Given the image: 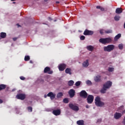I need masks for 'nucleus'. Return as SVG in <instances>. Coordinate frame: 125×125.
Instances as JSON below:
<instances>
[{"instance_id": "nucleus-44", "label": "nucleus", "mask_w": 125, "mask_h": 125, "mask_svg": "<svg viewBox=\"0 0 125 125\" xmlns=\"http://www.w3.org/2000/svg\"><path fill=\"white\" fill-rule=\"evenodd\" d=\"M85 107H86V108L87 109H88V108H89V105H88V104H86V105H85Z\"/></svg>"}, {"instance_id": "nucleus-8", "label": "nucleus", "mask_w": 125, "mask_h": 125, "mask_svg": "<svg viewBox=\"0 0 125 125\" xmlns=\"http://www.w3.org/2000/svg\"><path fill=\"white\" fill-rule=\"evenodd\" d=\"M44 74L47 73L49 75H51L53 74V71L52 70H50V67L47 66L44 69Z\"/></svg>"}, {"instance_id": "nucleus-22", "label": "nucleus", "mask_w": 125, "mask_h": 125, "mask_svg": "<svg viewBox=\"0 0 125 125\" xmlns=\"http://www.w3.org/2000/svg\"><path fill=\"white\" fill-rule=\"evenodd\" d=\"M86 48L88 50H89V51H92L93 49H94V47H93L92 45H88Z\"/></svg>"}, {"instance_id": "nucleus-39", "label": "nucleus", "mask_w": 125, "mask_h": 125, "mask_svg": "<svg viewBox=\"0 0 125 125\" xmlns=\"http://www.w3.org/2000/svg\"><path fill=\"white\" fill-rule=\"evenodd\" d=\"M20 79L22 80V81H24V80H25V77H23V76H21L20 77Z\"/></svg>"}, {"instance_id": "nucleus-35", "label": "nucleus", "mask_w": 125, "mask_h": 125, "mask_svg": "<svg viewBox=\"0 0 125 125\" xmlns=\"http://www.w3.org/2000/svg\"><path fill=\"white\" fill-rule=\"evenodd\" d=\"M119 49H123L124 48V45L123 44H119L118 45Z\"/></svg>"}, {"instance_id": "nucleus-5", "label": "nucleus", "mask_w": 125, "mask_h": 125, "mask_svg": "<svg viewBox=\"0 0 125 125\" xmlns=\"http://www.w3.org/2000/svg\"><path fill=\"white\" fill-rule=\"evenodd\" d=\"M112 82L108 81H107L104 84L103 86L106 88L107 89L110 88L112 86Z\"/></svg>"}, {"instance_id": "nucleus-21", "label": "nucleus", "mask_w": 125, "mask_h": 125, "mask_svg": "<svg viewBox=\"0 0 125 125\" xmlns=\"http://www.w3.org/2000/svg\"><path fill=\"white\" fill-rule=\"evenodd\" d=\"M6 88V85L4 84H0V91L1 90H3V89H5Z\"/></svg>"}, {"instance_id": "nucleus-52", "label": "nucleus", "mask_w": 125, "mask_h": 125, "mask_svg": "<svg viewBox=\"0 0 125 125\" xmlns=\"http://www.w3.org/2000/svg\"><path fill=\"white\" fill-rule=\"evenodd\" d=\"M11 1H15V0H11Z\"/></svg>"}, {"instance_id": "nucleus-47", "label": "nucleus", "mask_w": 125, "mask_h": 125, "mask_svg": "<svg viewBox=\"0 0 125 125\" xmlns=\"http://www.w3.org/2000/svg\"><path fill=\"white\" fill-rule=\"evenodd\" d=\"M13 41H14V42H15V41H16V40H17V38H14L13 39Z\"/></svg>"}, {"instance_id": "nucleus-43", "label": "nucleus", "mask_w": 125, "mask_h": 125, "mask_svg": "<svg viewBox=\"0 0 125 125\" xmlns=\"http://www.w3.org/2000/svg\"><path fill=\"white\" fill-rule=\"evenodd\" d=\"M2 103H3V101L0 99V104H2Z\"/></svg>"}, {"instance_id": "nucleus-41", "label": "nucleus", "mask_w": 125, "mask_h": 125, "mask_svg": "<svg viewBox=\"0 0 125 125\" xmlns=\"http://www.w3.org/2000/svg\"><path fill=\"white\" fill-rule=\"evenodd\" d=\"M102 121V119H98L97 123H101Z\"/></svg>"}, {"instance_id": "nucleus-38", "label": "nucleus", "mask_w": 125, "mask_h": 125, "mask_svg": "<svg viewBox=\"0 0 125 125\" xmlns=\"http://www.w3.org/2000/svg\"><path fill=\"white\" fill-rule=\"evenodd\" d=\"M108 71L109 72H113V71H114V68H113V67H109L108 68Z\"/></svg>"}, {"instance_id": "nucleus-27", "label": "nucleus", "mask_w": 125, "mask_h": 125, "mask_svg": "<svg viewBox=\"0 0 125 125\" xmlns=\"http://www.w3.org/2000/svg\"><path fill=\"white\" fill-rule=\"evenodd\" d=\"M120 19H121V17L119 15H116L114 17V20L115 21H119Z\"/></svg>"}, {"instance_id": "nucleus-49", "label": "nucleus", "mask_w": 125, "mask_h": 125, "mask_svg": "<svg viewBox=\"0 0 125 125\" xmlns=\"http://www.w3.org/2000/svg\"><path fill=\"white\" fill-rule=\"evenodd\" d=\"M56 4H59V3H60V2L57 1L56 2Z\"/></svg>"}, {"instance_id": "nucleus-4", "label": "nucleus", "mask_w": 125, "mask_h": 125, "mask_svg": "<svg viewBox=\"0 0 125 125\" xmlns=\"http://www.w3.org/2000/svg\"><path fill=\"white\" fill-rule=\"evenodd\" d=\"M69 107L70 109H71V110H73V111H79V110H80L79 106L75 105L73 104H69Z\"/></svg>"}, {"instance_id": "nucleus-6", "label": "nucleus", "mask_w": 125, "mask_h": 125, "mask_svg": "<svg viewBox=\"0 0 125 125\" xmlns=\"http://www.w3.org/2000/svg\"><path fill=\"white\" fill-rule=\"evenodd\" d=\"M94 97L91 95H89L87 98V101L88 104H91L93 102Z\"/></svg>"}, {"instance_id": "nucleus-23", "label": "nucleus", "mask_w": 125, "mask_h": 125, "mask_svg": "<svg viewBox=\"0 0 125 125\" xmlns=\"http://www.w3.org/2000/svg\"><path fill=\"white\" fill-rule=\"evenodd\" d=\"M0 37L1 39H5V38L6 37V34L4 32H1L0 33Z\"/></svg>"}, {"instance_id": "nucleus-24", "label": "nucleus", "mask_w": 125, "mask_h": 125, "mask_svg": "<svg viewBox=\"0 0 125 125\" xmlns=\"http://www.w3.org/2000/svg\"><path fill=\"white\" fill-rule=\"evenodd\" d=\"M107 90V88L104 87V86H103V88L101 90V93H106V91Z\"/></svg>"}, {"instance_id": "nucleus-31", "label": "nucleus", "mask_w": 125, "mask_h": 125, "mask_svg": "<svg viewBox=\"0 0 125 125\" xmlns=\"http://www.w3.org/2000/svg\"><path fill=\"white\" fill-rule=\"evenodd\" d=\"M81 83H82V82H81V81H77L75 83V85H76V86H80V85H81Z\"/></svg>"}, {"instance_id": "nucleus-54", "label": "nucleus", "mask_w": 125, "mask_h": 125, "mask_svg": "<svg viewBox=\"0 0 125 125\" xmlns=\"http://www.w3.org/2000/svg\"><path fill=\"white\" fill-rule=\"evenodd\" d=\"M44 1H46V0H44Z\"/></svg>"}, {"instance_id": "nucleus-37", "label": "nucleus", "mask_w": 125, "mask_h": 125, "mask_svg": "<svg viewBox=\"0 0 125 125\" xmlns=\"http://www.w3.org/2000/svg\"><path fill=\"white\" fill-rule=\"evenodd\" d=\"M80 40H81V41H83L84 40H85V37H84V36L82 35L80 37Z\"/></svg>"}, {"instance_id": "nucleus-29", "label": "nucleus", "mask_w": 125, "mask_h": 125, "mask_svg": "<svg viewBox=\"0 0 125 125\" xmlns=\"http://www.w3.org/2000/svg\"><path fill=\"white\" fill-rule=\"evenodd\" d=\"M96 8L97 9H100L101 11H104V10H105V9H104V8L100 6H97Z\"/></svg>"}, {"instance_id": "nucleus-13", "label": "nucleus", "mask_w": 125, "mask_h": 125, "mask_svg": "<svg viewBox=\"0 0 125 125\" xmlns=\"http://www.w3.org/2000/svg\"><path fill=\"white\" fill-rule=\"evenodd\" d=\"M66 69V64L65 63H61L59 66V70L60 71H64Z\"/></svg>"}, {"instance_id": "nucleus-20", "label": "nucleus", "mask_w": 125, "mask_h": 125, "mask_svg": "<svg viewBox=\"0 0 125 125\" xmlns=\"http://www.w3.org/2000/svg\"><path fill=\"white\" fill-rule=\"evenodd\" d=\"M121 37H122V34L121 33H119V34H117L114 37V41L115 42H117V41H118V40H119Z\"/></svg>"}, {"instance_id": "nucleus-45", "label": "nucleus", "mask_w": 125, "mask_h": 125, "mask_svg": "<svg viewBox=\"0 0 125 125\" xmlns=\"http://www.w3.org/2000/svg\"><path fill=\"white\" fill-rule=\"evenodd\" d=\"M9 89V87H6V91H8V90Z\"/></svg>"}, {"instance_id": "nucleus-40", "label": "nucleus", "mask_w": 125, "mask_h": 125, "mask_svg": "<svg viewBox=\"0 0 125 125\" xmlns=\"http://www.w3.org/2000/svg\"><path fill=\"white\" fill-rule=\"evenodd\" d=\"M123 109H124V105H121V106L119 107V109H120V110H123Z\"/></svg>"}, {"instance_id": "nucleus-55", "label": "nucleus", "mask_w": 125, "mask_h": 125, "mask_svg": "<svg viewBox=\"0 0 125 125\" xmlns=\"http://www.w3.org/2000/svg\"><path fill=\"white\" fill-rule=\"evenodd\" d=\"M13 3H15V2H13Z\"/></svg>"}, {"instance_id": "nucleus-11", "label": "nucleus", "mask_w": 125, "mask_h": 125, "mask_svg": "<svg viewBox=\"0 0 125 125\" xmlns=\"http://www.w3.org/2000/svg\"><path fill=\"white\" fill-rule=\"evenodd\" d=\"M80 95L81 97H83V98H87V93L85 90H82L81 91L80 93Z\"/></svg>"}, {"instance_id": "nucleus-46", "label": "nucleus", "mask_w": 125, "mask_h": 125, "mask_svg": "<svg viewBox=\"0 0 125 125\" xmlns=\"http://www.w3.org/2000/svg\"><path fill=\"white\" fill-rule=\"evenodd\" d=\"M48 20H49L50 21H51V20H52V18H51V17H49V18H48Z\"/></svg>"}, {"instance_id": "nucleus-9", "label": "nucleus", "mask_w": 125, "mask_h": 125, "mask_svg": "<svg viewBox=\"0 0 125 125\" xmlns=\"http://www.w3.org/2000/svg\"><path fill=\"white\" fill-rule=\"evenodd\" d=\"M75 94H76V91L73 89H71L68 91V94H69L70 98H73V97H74V96H75Z\"/></svg>"}, {"instance_id": "nucleus-18", "label": "nucleus", "mask_w": 125, "mask_h": 125, "mask_svg": "<svg viewBox=\"0 0 125 125\" xmlns=\"http://www.w3.org/2000/svg\"><path fill=\"white\" fill-rule=\"evenodd\" d=\"M115 12L117 14H121L123 12V8H117L116 9Z\"/></svg>"}, {"instance_id": "nucleus-26", "label": "nucleus", "mask_w": 125, "mask_h": 125, "mask_svg": "<svg viewBox=\"0 0 125 125\" xmlns=\"http://www.w3.org/2000/svg\"><path fill=\"white\" fill-rule=\"evenodd\" d=\"M74 82L73 80H70L68 81V84L69 86H73V85H74Z\"/></svg>"}, {"instance_id": "nucleus-33", "label": "nucleus", "mask_w": 125, "mask_h": 125, "mask_svg": "<svg viewBox=\"0 0 125 125\" xmlns=\"http://www.w3.org/2000/svg\"><path fill=\"white\" fill-rule=\"evenodd\" d=\"M29 60H30V56H25V57H24V61H29Z\"/></svg>"}, {"instance_id": "nucleus-14", "label": "nucleus", "mask_w": 125, "mask_h": 125, "mask_svg": "<svg viewBox=\"0 0 125 125\" xmlns=\"http://www.w3.org/2000/svg\"><path fill=\"white\" fill-rule=\"evenodd\" d=\"M122 117V113L119 112H116L115 114L114 115V118L116 120H119Z\"/></svg>"}, {"instance_id": "nucleus-17", "label": "nucleus", "mask_w": 125, "mask_h": 125, "mask_svg": "<svg viewBox=\"0 0 125 125\" xmlns=\"http://www.w3.org/2000/svg\"><path fill=\"white\" fill-rule=\"evenodd\" d=\"M89 65V63L88 62V60H86L85 61L83 62V66L84 68H87Z\"/></svg>"}, {"instance_id": "nucleus-25", "label": "nucleus", "mask_w": 125, "mask_h": 125, "mask_svg": "<svg viewBox=\"0 0 125 125\" xmlns=\"http://www.w3.org/2000/svg\"><path fill=\"white\" fill-rule=\"evenodd\" d=\"M77 124L78 125H84V122L83 120H79L77 122Z\"/></svg>"}, {"instance_id": "nucleus-48", "label": "nucleus", "mask_w": 125, "mask_h": 125, "mask_svg": "<svg viewBox=\"0 0 125 125\" xmlns=\"http://www.w3.org/2000/svg\"><path fill=\"white\" fill-rule=\"evenodd\" d=\"M17 26H18V28H19V27H21V25H19V24H17Z\"/></svg>"}, {"instance_id": "nucleus-50", "label": "nucleus", "mask_w": 125, "mask_h": 125, "mask_svg": "<svg viewBox=\"0 0 125 125\" xmlns=\"http://www.w3.org/2000/svg\"><path fill=\"white\" fill-rule=\"evenodd\" d=\"M29 63H30L31 64H33V61H30Z\"/></svg>"}, {"instance_id": "nucleus-19", "label": "nucleus", "mask_w": 125, "mask_h": 125, "mask_svg": "<svg viewBox=\"0 0 125 125\" xmlns=\"http://www.w3.org/2000/svg\"><path fill=\"white\" fill-rule=\"evenodd\" d=\"M66 74H69V75H72V69L70 68H67L65 70Z\"/></svg>"}, {"instance_id": "nucleus-16", "label": "nucleus", "mask_w": 125, "mask_h": 125, "mask_svg": "<svg viewBox=\"0 0 125 125\" xmlns=\"http://www.w3.org/2000/svg\"><path fill=\"white\" fill-rule=\"evenodd\" d=\"M53 114L55 115V116H59V115L61 114V110L60 109L54 110L53 111Z\"/></svg>"}, {"instance_id": "nucleus-53", "label": "nucleus", "mask_w": 125, "mask_h": 125, "mask_svg": "<svg viewBox=\"0 0 125 125\" xmlns=\"http://www.w3.org/2000/svg\"><path fill=\"white\" fill-rule=\"evenodd\" d=\"M54 22H56V20H54Z\"/></svg>"}, {"instance_id": "nucleus-34", "label": "nucleus", "mask_w": 125, "mask_h": 125, "mask_svg": "<svg viewBox=\"0 0 125 125\" xmlns=\"http://www.w3.org/2000/svg\"><path fill=\"white\" fill-rule=\"evenodd\" d=\"M27 110L28 112H33V108L32 107V106L27 107Z\"/></svg>"}, {"instance_id": "nucleus-2", "label": "nucleus", "mask_w": 125, "mask_h": 125, "mask_svg": "<svg viewBox=\"0 0 125 125\" xmlns=\"http://www.w3.org/2000/svg\"><path fill=\"white\" fill-rule=\"evenodd\" d=\"M95 103L98 107H103L105 105V104L101 101L100 97L97 96L95 99Z\"/></svg>"}, {"instance_id": "nucleus-51", "label": "nucleus", "mask_w": 125, "mask_h": 125, "mask_svg": "<svg viewBox=\"0 0 125 125\" xmlns=\"http://www.w3.org/2000/svg\"><path fill=\"white\" fill-rule=\"evenodd\" d=\"M44 98H46V97H47V95H44Z\"/></svg>"}, {"instance_id": "nucleus-10", "label": "nucleus", "mask_w": 125, "mask_h": 125, "mask_svg": "<svg viewBox=\"0 0 125 125\" xmlns=\"http://www.w3.org/2000/svg\"><path fill=\"white\" fill-rule=\"evenodd\" d=\"M17 99H20L21 100H24L26 98V95L23 94H19L16 96Z\"/></svg>"}, {"instance_id": "nucleus-1", "label": "nucleus", "mask_w": 125, "mask_h": 125, "mask_svg": "<svg viewBox=\"0 0 125 125\" xmlns=\"http://www.w3.org/2000/svg\"><path fill=\"white\" fill-rule=\"evenodd\" d=\"M113 42V39L111 38H101L99 40V42L103 44H106V43H110Z\"/></svg>"}, {"instance_id": "nucleus-36", "label": "nucleus", "mask_w": 125, "mask_h": 125, "mask_svg": "<svg viewBox=\"0 0 125 125\" xmlns=\"http://www.w3.org/2000/svg\"><path fill=\"white\" fill-rule=\"evenodd\" d=\"M86 84H87L88 85H91V84H92V83H91V81L88 80L86 82Z\"/></svg>"}, {"instance_id": "nucleus-30", "label": "nucleus", "mask_w": 125, "mask_h": 125, "mask_svg": "<svg viewBox=\"0 0 125 125\" xmlns=\"http://www.w3.org/2000/svg\"><path fill=\"white\" fill-rule=\"evenodd\" d=\"M104 32L105 34H112V33H113V30L109 29L108 30H105Z\"/></svg>"}, {"instance_id": "nucleus-42", "label": "nucleus", "mask_w": 125, "mask_h": 125, "mask_svg": "<svg viewBox=\"0 0 125 125\" xmlns=\"http://www.w3.org/2000/svg\"><path fill=\"white\" fill-rule=\"evenodd\" d=\"M100 34H101V35H103V34H104V32H103V30H101L100 31Z\"/></svg>"}, {"instance_id": "nucleus-15", "label": "nucleus", "mask_w": 125, "mask_h": 125, "mask_svg": "<svg viewBox=\"0 0 125 125\" xmlns=\"http://www.w3.org/2000/svg\"><path fill=\"white\" fill-rule=\"evenodd\" d=\"M94 81L96 83H99L100 82H101V76L97 75L96 76H95L94 78Z\"/></svg>"}, {"instance_id": "nucleus-7", "label": "nucleus", "mask_w": 125, "mask_h": 125, "mask_svg": "<svg viewBox=\"0 0 125 125\" xmlns=\"http://www.w3.org/2000/svg\"><path fill=\"white\" fill-rule=\"evenodd\" d=\"M93 33V31L85 29L83 32V35H84V36H92Z\"/></svg>"}, {"instance_id": "nucleus-12", "label": "nucleus", "mask_w": 125, "mask_h": 125, "mask_svg": "<svg viewBox=\"0 0 125 125\" xmlns=\"http://www.w3.org/2000/svg\"><path fill=\"white\" fill-rule=\"evenodd\" d=\"M48 97H50L51 100H53L55 97H56V95L55 94L53 93L52 92L48 93L47 94Z\"/></svg>"}, {"instance_id": "nucleus-32", "label": "nucleus", "mask_w": 125, "mask_h": 125, "mask_svg": "<svg viewBox=\"0 0 125 125\" xmlns=\"http://www.w3.org/2000/svg\"><path fill=\"white\" fill-rule=\"evenodd\" d=\"M63 102L64 103H65L66 104L69 103V100H68V99L67 98H64L63 100Z\"/></svg>"}, {"instance_id": "nucleus-3", "label": "nucleus", "mask_w": 125, "mask_h": 125, "mask_svg": "<svg viewBox=\"0 0 125 125\" xmlns=\"http://www.w3.org/2000/svg\"><path fill=\"white\" fill-rule=\"evenodd\" d=\"M115 48V45L113 44L108 45L107 46L104 47V51H107V52H111L112 50H114Z\"/></svg>"}, {"instance_id": "nucleus-28", "label": "nucleus", "mask_w": 125, "mask_h": 125, "mask_svg": "<svg viewBox=\"0 0 125 125\" xmlns=\"http://www.w3.org/2000/svg\"><path fill=\"white\" fill-rule=\"evenodd\" d=\"M63 96V93L62 92H59L57 95V98H61Z\"/></svg>"}]
</instances>
